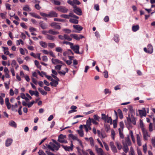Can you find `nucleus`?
Instances as JSON below:
<instances>
[{
	"label": "nucleus",
	"mask_w": 155,
	"mask_h": 155,
	"mask_svg": "<svg viewBox=\"0 0 155 155\" xmlns=\"http://www.w3.org/2000/svg\"><path fill=\"white\" fill-rule=\"evenodd\" d=\"M61 17L64 18H69V15L66 14H62L61 15Z\"/></svg>",
	"instance_id": "60"
},
{
	"label": "nucleus",
	"mask_w": 155,
	"mask_h": 155,
	"mask_svg": "<svg viewBox=\"0 0 155 155\" xmlns=\"http://www.w3.org/2000/svg\"><path fill=\"white\" fill-rule=\"evenodd\" d=\"M57 9L59 12L63 13H66L68 9L64 6H59L57 8Z\"/></svg>",
	"instance_id": "6"
},
{
	"label": "nucleus",
	"mask_w": 155,
	"mask_h": 155,
	"mask_svg": "<svg viewBox=\"0 0 155 155\" xmlns=\"http://www.w3.org/2000/svg\"><path fill=\"white\" fill-rule=\"evenodd\" d=\"M23 10L27 12H30L31 11V8L28 5H26L24 6L23 8Z\"/></svg>",
	"instance_id": "26"
},
{
	"label": "nucleus",
	"mask_w": 155,
	"mask_h": 155,
	"mask_svg": "<svg viewBox=\"0 0 155 155\" xmlns=\"http://www.w3.org/2000/svg\"><path fill=\"white\" fill-rule=\"evenodd\" d=\"M51 1L53 3L56 5H61V2L58 0H51Z\"/></svg>",
	"instance_id": "34"
},
{
	"label": "nucleus",
	"mask_w": 155,
	"mask_h": 155,
	"mask_svg": "<svg viewBox=\"0 0 155 155\" xmlns=\"http://www.w3.org/2000/svg\"><path fill=\"white\" fill-rule=\"evenodd\" d=\"M77 132L78 133L80 136L81 137H84V133L83 131L82 130H77Z\"/></svg>",
	"instance_id": "35"
},
{
	"label": "nucleus",
	"mask_w": 155,
	"mask_h": 155,
	"mask_svg": "<svg viewBox=\"0 0 155 155\" xmlns=\"http://www.w3.org/2000/svg\"><path fill=\"white\" fill-rule=\"evenodd\" d=\"M104 74V75L105 78H107L108 77V72L107 71L104 70L103 71Z\"/></svg>",
	"instance_id": "52"
},
{
	"label": "nucleus",
	"mask_w": 155,
	"mask_h": 155,
	"mask_svg": "<svg viewBox=\"0 0 155 155\" xmlns=\"http://www.w3.org/2000/svg\"><path fill=\"white\" fill-rule=\"evenodd\" d=\"M103 143L106 150L107 151H108L109 150V148L108 145L104 142H103Z\"/></svg>",
	"instance_id": "57"
},
{
	"label": "nucleus",
	"mask_w": 155,
	"mask_h": 155,
	"mask_svg": "<svg viewBox=\"0 0 155 155\" xmlns=\"http://www.w3.org/2000/svg\"><path fill=\"white\" fill-rule=\"evenodd\" d=\"M38 74L41 77H43L44 76H46V75H47L46 73L44 72H40L39 71L38 72Z\"/></svg>",
	"instance_id": "56"
},
{
	"label": "nucleus",
	"mask_w": 155,
	"mask_h": 155,
	"mask_svg": "<svg viewBox=\"0 0 155 155\" xmlns=\"http://www.w3.org/2000/svg\"><path fill=\"white\" fill-rule=\"evenodd\" d=\"M51 81V82L50 83L51 85L53 87H56L58 84V81H59V79L58 78V80L57 79H55V80L52 79Z\"/></svg>",
	"instance_id": "15"
},
{
	"label": "nucleus",
	"mask_w": 155,
	"mask_h": 155,
	"mask_svg": "<svg viewBox=\"0 0 155 155\" xmlns=\"http://www.w3.org/2000/svg\"><path fill=\"white\" fill-rule=\"evenodd\" d=\"M74 9L73 10V12L76 14L78 15H81L82 14V11L81 9L77 7L76 6H74Z\"/></svg>",
	"instance_id": "10"
},
{
	"label": "nucleus",
	"mask_w": 155,
	"mask_h": 155,
	"mask_svg": "<svg viewBox=\"0 0 155 155\" xmlns=\"http://www.w3.org/2000/svg\"><path fill=\"white\" fill-rule=\"evenodd\" d=\"M101 118L105 122L109 123L110 124H112V119L111 117H108L105 114H101Z\"/></svg>",
	"instance_id": "1"
},
{
	"label": "nucleus",
	"mask_w": 155,
	"mask_h": 155,
	"mask_svg": "<svg viewBox=\"0 0 155 155\" xmlns=\"http://www.w3.org/2000/svg\"><path fill=\"white\" fill-rule=\"evenodd\" d=\"M69 17H73L77 19L79 18V17L78 16L75 15L72 13H70L69 14Z\"/></svg>",
	"instance_id": "55"
},
{
	"label": "nucleus",
	"mask_w": 155,
	"mask_h": 155,
	"mask_svg": "<svg viewBox=\"0 0 155 155\" xmlns=\"http://www.w3.org/2000/svg\"><path fill=\"white\" fill-rule=\"evenodd\" d=\"M114 39L116 42H118L119 40L118 36L117 35H115L114 37Z\"/></svg>",
	"instance_id": "63"
},
{
	"label": "nucleus",
	"mask_w": 155,
	"mask_h": 155,
	"mask_svg": "<svg viewBox=\"0 0 155 155\" xmlns=\"http://www.w3.org/2000/svg\"><path fill=\"white\" fill-rule=\"evenodd\" d=\"M48 148L52 151L54 150H58L59 149V147L55 145L52 143L50 142L49 145L46 144Z\"/></svg>",
	"instance_id": "4"
},
{
	"label": "nucleus",
	"mask_w": 155,
	"mask_h": 155,
	"mask_svg": "<svg viewBox=\"0 0 155 155\" xmlns=\"http://www.w3.org/2000/svg\"><path fill=\"white\" fill-rule=\"evenodd\" d=\"M136 136L137 144L139 146H140L141 145V135H140L137 134Z\"/></svg>",
	"instance_id": "18"
},
{
	"label": "nucleus",
	"mask_w": 155,
	"mask_h": 155,
	"mask_svg": "<svg viewBox=\"0 0 155 155\" xmlns=\"http://www.w3.org/2000/svg\"><path fill=\"white\" fill-rule=\"evenodd\" d=\"M48 33L51 35H57L59 33L58 31H54L53 29H50L48 31Z\"/></svg>",
	"instance_id": "23"
},
{
	"label": "nucleus",
	"mask_w": 155,
	"mask_h": 155,
	"mask_svg": "<svg viewBox=\"0 0 155 155\" xmlns=\"http://www.w3.org/2000/svg\"><path fill=\"white\" fill-rule=\"evenodd\" d=\"M70 36L73 37L75 39L77 40H79L80 39H81L84 38V36L81 35H79V36H78L76 34H71Z\"/></svg>",
	"instance_id": "13"
},
{
	"label": "nucleus",
	"mask_w": 155,
	"mask_h": 155,
	"mask_svg": "<svg viewBox=\"0 0 155 155\" xmlns=\"http://www.w3.org/2000/svg\"><path fill=\"white\" fill-rule=\"evenodd\" d=\"M92 121L90 117H89L87 120L86 121V125L88 126H89L91 127V125Z\"/></svg>",
	"instance_id": "40"
},
{
	"label": "nucleus",
	"mask_w": 155,
	"mask_h": 155,
	"mask_svg": "<svg viewBox=\"0 0 155 155\" xmlns=\"http://www.w3.org/2000/svg\"><path fill=\"white\" fill-rule=\"evenodd\" d=\"M48 47L51 48H52L55 46V44L53 43H50L48 44Z\"/></svg>",
	"instance_id": "50"
},
{
	"label": "nucleus",
	"mask_w": 155,
	"mask_h": 155,
	"mask_svg": "<svg viewBox=\"0 0 155 155\" xmlns=\"http://www.w3.org/2000/svg\"><path fill=\"white\" fill-rule=\"evenodd\" d=\"M51 71L52 73L51 76L54 78L58 80V78L56 76L58 74V71L57 72L56 70L53 69H52Z\"/></svg>",
	"instance_id": "21"
},
{
	"label": "nucleus",
	"mask_w": 155,
	"mask_h": 155,
	"mask_svg": "<svg viewBox=\"0 0 155 155\" xmlns=\"http://www.w3.org/2000/svg\"><path fill=\"white\" fill-rule=\"evenodd\" d=\"M98 136L101 139H104L107 137L105 133L104 132H101L98 130H97Z\"/></svg>",
	"instance_id": "11"
},
{
	"label": "nucleus",
	"mask_w": 155,
	"mask_h": 155,
	"mask_svg": "<svg viewBox=\"0 0 155 155\" xmlns=\"http://www.w3.org/2000/svg\"><path fill=\"white\" fill-rule=\"evenodd\" d=\"M96 152L98 155H104V152L101 148H100L99 149L97 150Z\"/></svg>",
	"instance_id": "28"
},
{
	"label": "nucleus",
	"mask_w": 155,
	"mask_h": 155,
	"mask_svg": "<svg viewBox=\"0 0 155 155\" xmlns=\"http://www.w3.org/2000/svg\"><path fill=\"white\" fill-rule=\"evenodd\" d=\"M139 114L141 117L146 116V111L145 108H143L142 110H138Z\"/></svg>",
	"instance_id": "12"
},
{
	"label": "nucleus",
	"mask_w": 155,
	"mask_h": 155,
	"mask_svg": "<svg viewBox=\"0 0 155 155\" xmlns=\"http://www.w3.org/2000/svg\"><path fill=\"white\" fill-rule=\"evenodd\" d=\"M55 50L56 51L59 52H62L63 49L60 47H58L56 48Z\"/></svg>",
	"instance_id": "53"
},
{
	"label": "nucleus",
	"mask_w": 155,
	"mask_h": 155,
	"mask_svg": "<svg viewBox=\"0 0 155 155\" xmlns=\"http://www.w3.org/2000/svg\"><path fill=\"white\" fill-rule=\"evenodd\" d=\"M38 153L39 155H46L44 152L41 150H40Z\"/></svg>",
	"instance_id": "64"
},
{
	"label": "nucleus",
	"mask_w": 155,
	"mask_h": 155,
	"mask_svg": "<svg viewBox=\"0 0 155 155\" xmlns=\"http://www.w3.org/2000/svg\"><path fill=\"white\" fill-rule=\"evenodd\" d=\"M115 143L118 149L119 150H120L122 148V146L117 141H116Z\"/></svg>",
	"instance_id": "45"
},
{
	"label": "nucleus",
	"mask_w": 155,
	"mask_h": 155,
	"mask_svg": "<svg viewBox=\"0 0 155 155\" xmlns=\"http://www.w3.org/2000/svg\"><path fill=\"white\" fill-rule=\"evenodd\" d=\"M59 23L53 22L50 24V25L52 27L58 30H60L61 28V26L59 25Z\"/></svg>",
	"instance_id": "9"
},
{
	"label": "nucleus",
	"mask_w": 155,
	"mask_h": 155,
	"mask_svg": "<svg viewBox=\"0 0 155 155\" xmlns=\"http://www.w3.org/2000/svg\"><path fill=\"white\" fill-rule=\"evenodd\" d=\"M42 52L45 54H49L50 56H51L55 58V56L53 52L51 51H48L47 50H43L42 51Z\"/></svg>",
	"instance_id": "14"
},
{
	"label": "nucleus",
	"mask_w": 155,
	"mask_h": 155,
	"mask_svg": "<svg viewBox=\"0 0 155 155\" xmlns=\"http://www.w3.org/2000/svg\"><path fill=\"white\" fill-rule=\"evenodd\" d=\"M89 141L90 142V143L92 147L94 146V140L92 137L89 138Z\"/></svg>",
	"instance_id": "46"
},
{
	"label": "nucleus",
	"mask_w": 155,
	"mask_h": 155,
	"mask_svg": "<svg viewBox=\"0 0 155 155\" xmlns=\"http://www.w3.org/2000/svg\"><path fill=\"white\" fill-rule=\"evenodd\" d=\"M128 123L125 122V124L127 126L128 129H130V123L131 122V119L130 118V117H128L127 118Z\"/></svg>",
	"instance_id": "25"
},
{
	"label": "nucleus",
	"mask_w": 155,
	"mask_h": 155,
	"mask_svg": "<svg viewBox=\"0 0 155 155\" xmlns=\"http://www.w3.org/2000/svg\"><path fill=\"white\" fill-rule=\"evenodd\" d=\"M143 149L144 153H146L147 150V146L146 144H145L143 146Z\"/></svg>",
	"instance_id": "48"
},
{
	"label": "nucleus",
	"mask_w": 155,
	"mask_h": 155,
	"mask_svg": "<svg viewBox=\"0 0 155 155\" xmlns=\"http://www.w3.org/2000/svg\"><path fill=\"white\" fill-rule=\"evenodd\" d=\"M4 71L5 73V77L6 78H9V76L8 74L9 72L8 68H5Z\"/></svg>",
	"instance_id": "38"
},
{
	"label": "nucleus",
	"mask_w": 155,
	"mask_h": 155,
	"mask_svg": "<svg viewBox=\"0 0 155 155\" xmlns=\"http://www.w3.org/2000/svg\"><path fill=\"white\" fill-rule=\"evenodd\" d=\"M18 107V104L16 103L15 105H12V111H15L16 112L17 111V110H15V109Z\"/></svg>",
	"instance_id": "44"
},
{
	"label": "nucleus",
	"mask_w": 155,
	"mask_h": 155,
	"mask_svg": "<svg viewBox=\"0 0 155 155\" xmlns=\"http://www.w3.org/2000/svg\"><path fill=\"white\" fill-rule=\"evenodd\" d=\"M48 18L49 17H56L58 16V14L54 11H51L48 14Z\"/></svg>",
	"instance_id": "17"
},
{
	"label": "nucleus",
	"mask_w": 155,
	"mask_h": 155,
	"mask_svg": "<svg viewBox=\"0 0 155 155\" xmlns=\"http://www.w3.org/2000/svg\"><path fill=\"white\" fill-rule=\"evenodd\" d=\"M12 67L17 68L18 67V65L17 64L15 60H13L12 63Z\"/></svg>",
	"instance_id": "39"
},
{
	"label": "nucleus",
	"mask_w": 155,
	"mask_h": 155,
	"mask_svg": "<svg viewBox=\"0 0 155 155\" xmlns=\"http://www.w3.org/2000/svg\"><path fill=\"white\" fill-rule=\"evenodd\" d=\"M83 126L87 133L89 130H91V127L89 126L86 124L84 125Z\"/></svg>",
	"instance_id": "36"
},
{
	"label": "nucleus",
	"mask_w": 155,
	"mask_h": 155,
	"mask_svg": "<svg viewBox=\"0 0 155 155\" xmlns=\"http://www.w3.org/2000/svg\"><path fill=\"white\" fill-rule=\"evenodd\" d=\"M69 137L73 140H76L78 138V137L72 134H70Z\"/></svg>",
	"instance_id": "51"
},
{
	"label": "nucleus",
	"mask_w": 155,
	"mask_h": 155,
	"mask_svg": "<svg viewBox=\"0 0 155 155\" xmlns=\"http://www.w3.org/2000/svg\"><path fill=\"white\" fill-rule=\"evenodd\" d=\"M129 134L130 135V137L133 142L134 143H135V138L134 136L133 133L132 131L131 130H130L129 131Z\"/></svg>",
	"instance_id": "32"
},
{
	"label": "nucleus",
	"mask_w": 155,
	"mask_h": 155,
	"mask_svg": "<svg viewBox=\"0 0 155 155\" xmlns=\"http://www.w3.org/2000/svg\"><path fill=\"white\" fill-rule=\"evenodd\" d=\"M111 148L113 152L114 153H116L117 152V150L115 146L112 147Z\"/></svg>",
	"instance_id": "62"
},
{
	"label": "nucleus",
	"mask_w": 155,
	"mask_h": 155,
	"mask_svg": "<svg viewBox=\"0 0 155 155\" xmlns=\"http://www.w3.org/2000/svg\"><path fill=\"white\" fill-rule=\"evenodd\" d=\"M13 140L11 138H8L5 141V146L7 147H9L12 143Z\"/></svg>",
	"instance_id": "22"
},
{
	"label": "nucleus",
	"mask_w": 155,
	"mask_h": 155,
	"mask_svg": "<svg viewBox=\"0 0 155 155\" xmlns=\"http://www.w3.org/2000/svg\"><path fill=\"white\" fill-rule=\"evenodd\" d=\"M65 136H64L62 134H61L59 136L58 140L61 143H63V141L64 140V138H65Z\"/></svg>",
	"instance_id": "24"
},
{
	"label": "nucleus",
	"mask_w": 155,
	"mask_h": 155,
	"mask_svg": "<svg viewBox=\"0 0 155 155\" xmlns=\"http://www.w3.org/2000/svg\"><path fill=\"white\" fill-rule=\"evenodd\" d=\"M46 38L50 40L54 41L55 40L56 37L55 36L52 35L47 34L46 37Z\"/></svg>",
	"instance_id": "20"
},
{
	"label": "nucleus",
	"mask_w": 155,
	"mask_h": 155,
	"mask_svg": "<svg viewBox=\"0 0 155 155\" xmlns=\"http://www.w3.org/2000/svg\"><path fill=\"white\" fill-rule=\"evenodd\" d=\"M128 109L130 113H132L134 111L133 107L131 105H129L128 106Z\"/></svg>",
	"instance_id": "58"
},
{
	"label": "nucleus",
	"mask_w": 155,
	"mask_h": 155,
	"mask_svg": "<svg viewBox=\"0 0 155 155\" xmlns=\"http://www.w3.org/2000/svg\"><path fill=\"white\" fill-rule=\"evenodd\" d=\"M58 37L59 39L62 40H67L69 41H71L72 40V38L70 37L69 35L66 34H64V35H59Z\"/></svg>",
	"instance_id": "5"
},
{
	"label": "nucleus",
	"mask_w": 155,
	"mask_h": 155,
	"mask_svg": "<svg viewBox=\"0 0 155 155\" xmlns=\"http://www.w3.org/2000/svg\"><path fill=\"white\" fill-rule=\"evenodd\" d=\"M142 131L144 140H147L148 137H150V135L148 134L147 130L143 127L142 128Z\"/></svg>",
	"instance_id": "3"
},
{
	"label": "nucleus",
	"mask_w": 155,
	"mask_h": 155,
	"mask_svg": "<svg viewBox=\"0 0 155 155\" xmlns=\"http://www.w3.org/2000/svg\"><path fill=\"white\" fill-rule=\"evenodd\" d=\"M118 130L120 137L122 138H123L124 137V135L122 133L123 130H121V128H119Z\"/></svg>",
	"instance_id": "49"
},
{
	"label": "nucleus",
	"mask_w": 155,
	"mask_h": 155,
	"mask_svg": "<svg viewBox=\"0 0 155 155\" xmlns=\"http://www.w3.org/2000/svg\"><path fill=\"white\" fill-rule=\"evenodd\" d=\"M123 149L125 153H127L129 150V148L127 146V144L124 143L123 144Z\"/></svg>",
	"instance_id": "33"
},
{
	"label": "nucleus",
	"mask_w": 155,
	"mask_h": 155,
	"mask_svg": "<svg viewBox=\"0 0 155 155\" xmlns=\"http://www.w3.org/2000/svg\"><path fill=\"white\" fill-rule=\"evenodd\" d=\"M9 125L13 127H16L17 125L16 123L13 121H11L9 123Z\"/></svg>",
	"instance_id": "42"
},
{
	"label": "nucleus",
	"mask_w": 155,
	"mask_h": 155,
	"mask_svg": "<svg viewBox=\"0 0 155 155\" xmlns=\"http://www.w3.org/2000/svg\"><path fill=\"white\" fill-rule=\"evenodd\" d=\"M69 21L71 23L77 24L78 23V21L77 19H75L73 18H71L69 20Z\"/></svg>",
	"instance_id": "43"
},
{
	"label": "nucleus",
	"mask_w": 155,
	"mask_h": 155,
	"mask_svg": "<svg viewBox=\"0 0 155 155\" xmlns=\"http://www.w3.org/2000/svg\"><path fill=\"white\" fill-rule=\"evenodd\" d=\"M117 112L120 118L121 119L123 118V116L121 110L120 109H118Z\"/></svg>",
	"instance_id": "37"
},
{
	"label": "nucleus",
	"mask_w": 155,
	"mask_h": 155,
	"mask_svg": "<svg viewBox=\"0 0 155 155\" xmlns=\"http://www.w3.org/2000/svg\"><path fill=\"white\" fill-rule=\"evenodd\" d=\"M39 25L43 29H45L47 28V25L43 23V21H41L40 22Z\"/></svg>",
	"instance_id": "27"
},
{
	"label": "nucleus",
	"mask_w": 155,
	"mask_h": 155,
	"mask_svg": "<svg viewBox=\"0 0 155 155\" xmlns=\"http://www.w3.org/2000/svg\"><path fill=\"white\" fill-rule=\"evenodd\" d=\"M128 146H130L131 145V143L130 140V138L129 137H128L127 138L126 140Z\"/></svg>",
	"instance_id": "61"
},
{
	"label": "nucleus",
	"mask_w": 155,
	"mask_h": 155,
	"mask_svg": "<svg viewBox=\"0 0 155 155\" xmlns=\"http://www.w3.org/2000/svg\"><path fill=\"white\" fill-rule=\"evenodd\" d=\"M148 53H151L153 51V48L152 45H148Z\"/></svg>",
	"instance_id": "31"
},
{
	"label": "nucleus",
	"mask_w": 155,
	"mask_h": 155,
	"mask_svg": "<svg viewBox=\"0 0 155 155\" xmlns=\"http://www.w3.org/2000/svg\"><path fill=\"white\" fill-rule=\"evenodd\" d=\"M31 16L38 19H41V17L38 15H37L34 12H30L29 13Z\"/></svg>",
	"instance_id": "29"
},
{
	"label": "nucleus",
	"mask_w": 155,
	"mask_h": 155,
	"mask_svg": "<svg viewBox=\"0 0 155 155\" xmlns=\"http://www.w3.org/2000/svg\"><path fill=\"white\" fill-rule=\"evenodd\" d=\"M52 62L54 64H58L57 65V67L58 68H61L62 65H64V64L62 61L57 59L52 58L51 59Z\"/></svg>",
	"instance_id": "2"
},
{
	"label": "nucleus",
	"mask_w": 155,
	"mask_h": 155,
	"mask_svg": "<svg viewBox=\"0 0 155 155\" xmlns=\"http://www.w3.org/2000/svg\"><path fill=\"white\" fill-rule=\"evenodd\" d=\"M59 69H60L58 70V72L60 75H64L65 73L68 71V68H65L64 70L61 71L60 70L61 68Z\"/></svg>",
	"instance_id": "19"
},
{
	"label": "nucleus",
	"mask_w": 155,
	"mask_h": 155,
	"mask_svg": "<svg viewBox=\"0 0 155 155\" xmlns=\"http://www.w3.org/2000/svg\"><path fill=\"white\" fill-rule=\"evenodd\" d=\"M71 48L75 52V53L78 54H80L79 51V46L78 45L73 46V44L71 47Z\"/></svg>",
	"instance_id": "8"
},
{
	"label": "nucleus",
	"mask_w": 155,
	"mask_h": 155,
	"mask_svg": "<svg viewBox=\"0 0 155 155\" xmlns=\"http://www.w3.org/2000/svg\"><path fill=\"white\" fill-rule=\"evenodd\" d=\"M111 136L112 139L113 140H114V136L115 135V132L113 130H111Z\"/></svg>",
	"instance_id": "59"
},
{
	"label": "nucleus",
	"mask_w": 155,
	"mask_h": 155,
	"mask_svg": "<svg viewBox=\"0 0 155 155\" xmlns=\"http://www.w3.org/2000/svg\"><path fill=\"white\" fill-rule=\"evenodd\" d=\"M94 118L93 119L97 121H99V119L100 117L98 116L97 115H94L93 116Z\"/></svg>",
	"instance_id": "54"
},
{
	"label": "nucleus",
	"mask_w": 155,
	"mask_h": 155,
	"mask_svg": "<svg viewBox=\"0 0 155 155\" xmlns=\"http://www.w3.org/2000/svg\"><path fill=\"white\" fill-rule=\"evenodd\" d=\"M139 29V26L138 25L134 26L132 27V30L134 31H136Z\"/></svg>",
	"instance_id": "47"
},
{
	"label": "nucleus",
	"mask_w": 155,
	"mask_h": 155,
	"mask_svg": "<svg viewBox=\"0 0 155 155\" xmlns=\"http://www.w3.org/2000/svg\"><path fill=\"white\" fill-rule=\"evenodd\" d=\"M73 27L74 29L78 31H74L75 32L80 33V31H81L83 28L82 27L78 25H74Z\"/></svg>",
	"instance_id": "16"
},
{
	"label": "nucleus",
	"mask_w": 155,
	"mask_h": 155,
	"mask_svg": "<svg viewBox=\"0 0 155 155\" xmlns=\"http://www.w3.org/2000/svg\"><path fill=\"white\" fill-rule=\"evenodd\" d=\"M4 49V53L6 55H8L9 54V52L8 51V48L2 47Z\"/></svg>",
	"instance_id": "41"
},
{
	"label": "nucleus",
	"mask_w": 155,
	"mask_h": 155,
	"mask_svg": "<svg viewBox=\"0 0 155 155\" xmlns=\"http://www.w3.org/2000/svg\"><path fill=\"white\" fill-rule=\"evenodd\" d=\"M64 149L66 151H72L73 150L74 145L72 143V141L71 142L70 146H67L62 145Z\"/></svg>",
	"instance_id": "7"
},
{
	"label": "nucleus",
	"mask_w": 155,
	"mask_h": 155,
	"mask_svg": "<svg viewBox=\"0 0 155 155\" xmlns=\"http://www.w3.org/2000/svg\"><path fill=\"white\" fill-rule=\"evenodd\" d=\"M39 44L40 45L44 48H46L48 46L47 43L43 41H40Z\"/></svg>",
	"instance_id": "30"
}]
</instances>
